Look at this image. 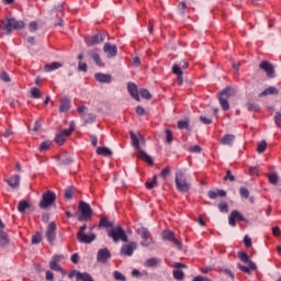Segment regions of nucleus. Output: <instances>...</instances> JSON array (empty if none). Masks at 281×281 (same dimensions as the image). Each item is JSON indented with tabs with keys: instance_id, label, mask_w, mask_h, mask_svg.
<instances>
[{
	"instance_id": "412c9836",
	"label": "nucleus",
	"mask_w": 281,
	"mask_h": 281,
	"mask_svg": "<svg viewBox=\"0 0 281 281\" xmlns=\"http://www.w3.org/2000/svg\"><path fill=\"white\" fill-rule=\"evenodd\" d=\"M103 52L108 55V58H114V56H117V46L115 44L111 45V43H105Z\"/></svg>"
},
{
	"instance_id": "ddd939ff",
	"label": "nucleus",
	"mask_w": 281,
	"mask_h": 281,
	"mask_svg": "<svg viewBox=\"0 0 281 281\" xmlns=\"http://www.w3.org/2000/svg\"><path fill=\"white\" fill-rule=\"evenodd\" d=\"M162 239L169 240V243H173L177 249H183V245L181 244V241H179V239H177V237H175V233H172L171 231L162 232Z\"/></svg>"
},
{
	"instance_id": "4d7b16f0",
	"label": "nucleus",
	"mask_w": 281,
	"mask_h": 281,
	"mask_svg": "<svg viewBox=\"0 0 281 281\" xmlns=\"http://www.w3.org/2000/svg\"><path fill=\"white\" fill-rule=\"evenodd\" d=\"M0 80H2L3 82H10V75H8V72H5V71H2L1 74H0Z\"/></svg>"
},
{
	"instance_id": "e433bc0d",
	"label": "nucleus",
	"mask_w": 281,
	"mask_h": 281,
	"mask_svg": "<svg viewBox=\"0 0 281 281\" xmlns=\"http://www.w3.org/2000/svg\"><path fill=\"white\" fill-rule=\"evenodd\" d=\"M161 262V259L149 258L145 262V267H157Z\"/></svg>"
},
{
	"instance_id": "c85d7f7f",
	"label": "nucleus",
	"mask_w": 281,
	"mask_h": 281,
	"mask_svg": "<svg viewBox=\"0 0 281 281\" xmlns=\"http://www.w3.org/2000/svg\"><path fill=\"white\" fill-rule=\"evenodd\" d=\"M172 71L176 76H178L177 82L179 86L183 85V70L179 68V65H173L172 66Z\"/></svg>"
},
{
	"instance_id": "8fccbe9b",
	"label": "nucleus",
	"mask_w": 281,
	"mask_h": 281,
	"mask_svg": "<svg viewBox=\"0 0 281 281\" xmlns=\"http://www.w3.org/2000/svg\"><path fill=\"white\" fill-rule=\"evenodd\" d=\"M246 106L248 111H254V112L260 111V106L256 103H247Z\"/></svg>"
},
{
	"instance_id": "09e8293b",
	"label": "nucleus",
	"mask_w": 281,
	"mask_h": 281,
	"mask_svg": "<svg viewBox=\"0 0 281 281\" xmlns=\"http://www.w3.org/2000/svg\"><path fill=\"white\" fill-rule=\"evenodd\" d=\"M239 194H240L241 199H249V190L245 187H241L239 189Z\"/></svg>"
},
{
	"instance_id": "7c9ffc66",
	"label": "nucleus",
	"mask_w": 281,
	"mask_h": 281,
	"mask_svg": "<svg viewBox=\"0 0 281 281\" xmlns=\"http://www.w3.org/2000/svg\"><path fill=\"white\" fill-rule=\"evenodd\" d=\"M7 245H10V237H8V233L5 231H0V247H7Z\"/></svg>"
},
{
	"instance_id": "4c0bfd02",
	"label": "nucleus",
	"mask_w": 281,
	"mask_h": 281,
	"mask_svg": "<svg viewBox=\"0 0 281 281\" xmlns=\"http://www.w3.org/2000/svg\"><path fill=\"white\" fill-rule=\"evenodd\" d=\"M74 192H76L74 187L66 188L64 193L65 199L71 200L74 198Z\"/></svg>"
},
{
	"instance_id": "58836bf2",
	"label": "nucleus",
	"mask_w": 281,
	"mask_h": 281,
	"mask_svg": "<svg viewBox=\"0 0 281 281\" xmlns=\"http://www.w3.org/2000/svg\"><path fill=\"white\" fill-rule=\"evenodd\" d=\"M42 240H43V235L41 233H36L31 238L32 245H38Z\"/></svg>"
},
{
	"instance_id": "7ed1b4c3",
	"label": "nucleus",
	"mask_w": 281,
	"mask_h": 281,
	"mask_svg": "<svg viewBox=\"0 0 281 281\" xmlns=\"http://www.w3.org/2000/svg\"><path fill=\"white\" fill-rule=\"evenodd\" d=\"M109 238H112L113 243H128V235H126V231L123 229L122 226L112 227L108 231Z\"/></svg>"
},
{
	"instance_id": "cd10ccee",
	"label": "nucleus",
	"mask_w": 281,
	"mask_h": 281,
	"mask_svg": "<svg viewBox=\"0 0 281 281\" xmlns=\"http://www.w3.org/2000/svg\"><path fill=\"white\" fill-rule=\"evenodd\" d=\"M69 109H71V101L67 98H61L60 105H59L60 113H67Z\"/></svg>"
},
{
	"instance_id": "052dcab7",
	"label": "nucleus",
	"mask_w": 281,
	"mask_h": 281,
	"mask_svg": "<svg viewBox=\"0 0 281 281\" xmlns=\"http://www.w3.org/2000/svg\"><path fill=\"white\" fill-rule=\"evenodd\" d=\"M173 65H178L179 66V69L181 71V69H188L189 65L187 60H182L180 61L179 64H173Z\"/></svg>"
},
{
	"instance_id": "5fc2aeb1",
	"label": "nucleus",
	"mask_w": 281,
	"mask_h": 281,
	"mask_svg": "<svg viewBox=\"0 0 281 281\" xmlns=\"http://www.w3.org/2000/svg\"><path fill=\"white\" fill-rule=\"evenodd\" d=\"M190 123H188V121H179L178 122V128H180V131H183V128H189Z\"/></svg>"
},
{
	"instance_id": "0e129e2a",
	"label": "nucleus",
	"mask_w": 281,
	"mask_h": 281,
	"mask_svg": "<svg viewBox=\"0 0 281 281\" xmlns=\"http://www.w3.org/2000/svg\"><path fill=\"white\" fill-rule=\"evenodd\" d=\"M246 265H248L249 271H256L258 269V266H256V262L249 260Z\"/></svg>"
},
{
	"instance_id": "774afa93",
	"label": "nucleus",
	"mask_w": 281,
	"mask_h": 281,
	"mask_svg": "<svg viewBox=\"0 0 281 281\" xmlns=\"http://www.w3.org/2000/svg\"><path fill=\"white\" fill-rule=\"evenodd\" d=\"M78 69L80 71H87V64L86 63H82V61H79L78 64Z\"/></svg>"
},
{
	"instance_id": "a19ab883",
	"label": "nucleus",
	"mask_w": 281,
	"mask_h": 281,
	"mask_svg": "<svg viewBox=\"0 0 281 281\" xmlns=\"http://www.w3.org/2000/svg\"><path fill=\"white\" fill-rule=\"evenodd\" d=\"M266 150H267V140H261L257 146V153H259V155H262V153H265Z\"/></svg>"
},
{
	"instance_id": "6e6d98bb",
	"label": "nucleus",
	"mask_w": 281,
	"mask_h": 281,
	"mask_svg": "<svg viewBox=\"0 0 281 281\" xmlns=\"http://www.w3.org/2000/svg\"><path fill=\"white\" fill-rule=\"evenodd\" d=\"M172 139H173V137H172V131L166 130V142H167L168 144H172Z\"/></svg>"
},
{
	"instance_id": "0eeeda50",
	"label": "nucleus",
	"mask_w": 281,
	"mask_h": 281,
	"mask_svg": "<svg viewBox=\"0 0 281 281\" xmlns=\"http://www.w3.org/2000/svg\"><path fill=\"white\" fill-rule=\"evenodd\" d=\"M56 203V193L53 191H46L42 195V200L40 201V207L42 210H47V207H50V205H54Z\"/></svg>"
},
{
	"instance_id": "393cba45",
	"label": "nucleus",
	"mask_w": 281,
	"mask_h": 281,
	"mask_svg": "<svg viewBox=\"0 0 281 281\" xmlns=\"http://www.w3.org/2000/svg\"><path fill=\"white\" fill-rule=\"evenodd\" d=\"M7 183L9 187L12 188V190H19L21 186V176L14 175L11 178L7 180Z\"/></svg>"
},
{
	"instance_id": "9b49d317",
	"label": "nucleus",
	"mask_w": 281,
	"mask_h": 281,
	"mask_svg": "<svg viewBox=\"0 0 281 281\" xmlns=\"http://www.w3.org/2000/svg\"><path fill=\"white\" fill-rule=\"evenodd\" d=\"M136 234H138V236H140L142 241L140 245L142 247H148L150 245V243H148V239L150 238V231H148V228L146 227H139L136 231Z\"/></svg>"
},
{
	"instance_id": "a878e982",
	"label": "nucleus",
	"mask_w": 281,
	"mask_h": 281,
	"mask_svg": "<svg viewBox=\"0 0 281 281\" xmlns=\"http://www.w3.org/2000/svg\"><path fill=\"white\" fill-rule=\"evenodd\" d=\"M94 78L98 82H103L105 85H111L112 80H113V76L111 75H106V74H102V72H97L94 75Z\"/></svg>"
},
{
	"instance_id": "680f3d73",
	"label": "nucleus",
	"mask_w": 281,
	"mask_h": 281,
	"mask_svg": "<svg viewBox=\"0 0 281 281\" xmlns=\"http://www.w3.org/2000/svg\"><path fill=\"white\" fill-rule=\"evenodd\" d=\"M237 267H238V269L240 270V271H243L244 273H251V271H249V267H247V266H244V265H241V263H238L237 265Z\"/></svg>"
},
{
	"instance_id": "bf43d9fd",
	"label": "nucleus",
	"mask_w": 281,
	"mask_h": 281,
	"mask_svg": "<svg viewBox=\"0 0 281 281\" xmlns=\"http://www.w3.org/2000/svg\"><path fill=\"white\" fill-rule=\"evenodd\" d=\"M227 179H229L231 181H236V177H234V175H232L231 170L226 171V176L224 177V181H227Z\"/></svg>"
},
{
	"instance_id": "5701e85b",
	"label": "nucleus",
	"mask_w": 281,
	"mask_h": 281,
	"mask_svg": "<svg viewBox=\"0 0 281 281\" xmlns=\"http://www.w3.org/2000/svg\"><path fill=\"white\" fill-rule=\"evenodd\" d=\"M57 161L59 166H71V164H74V158H71L69 154L63 153L61 155L57 156Z\"/></svg>"
},
{
	"instance_id": "e2e57ef3",
	"label": "nucleus",
	"mask_w": 281,
	"mask_h": 281,
	"mask_svg": "<svg viewBox=\"0 0 281 281\" xmlns=\"http://www.w3.org/2000/svg\"><path fill=\"white\" fill-rule=\"evenodd\" d=\"M30 32H36L38 30V24L36 22H31L29 24Z\"/></svg>"
},
{
	"instance_id": "aec40b11",
	"label": "nucleus",
	"mask_w": 281,
	"mask_h": 281,
	"mask_svg": "<svg viewBox=\"0 0 281 281\" xmlns=\"http://www.w3.org/2000/svg\"><path fill=\"white\" fill-rule=\"evenodd\" d=\"M76 277L77 281H93V277L87 272L72 271L69 273V278Z\"/></svg>"
},
{
	"instance_id": "f8f14e48",
	"label": "nucleus",
	"mask_w": 281,
	"mask_h": 281,
	"mask_svg": "<svg viewBox=\"0 0 281 281\" xmlns=\"http://www.w3.org/2000/svg\"><path fill=\"white\" fill-rule=\"evenodd\" d=\"M59 262H63V256H53L49 262V269H52V271H59L60 273L65 274V270H63V267H60Z\"/></svg>"
},
{
	"instance_id": "f704fd0d",
	"label": "nucleus",
	"mask_w": 281,
	"mask_h": 281,
	"mask_svg": "<svg viewBox=\"0 0 281 281\" xmlns=\"http://www.w3.org/2000/svg\"><path fill=\"white\" fill-rule=\"evenodd\" d=\"M279 91L276 87H268L263 92H261L260 97L262 95H278Z\"/></svg>"
},
{
	"instance_id": "603ef678",
	"label": "nucleus",
	"mask_w": 281,
	"mask_h": 281,
	"mask_svg": "<svg viewBox=\"0 0 281 281\" xmlns=\"http://www.w3.org/2000/svg\"><path fill=\"white\" fill-rule=\"evenodd\" d=\"M170 175V167H165L161 172H160V177L164 178V180H166L168 178V176Z\"/></svg>"
},
{
	"instance_id": "473e14b6",
	"label": "nucleus",
	"mask_w": 281,
	"mask_h": 281,
	"mask_svg": "<svg viewBox=\"0 0 281 281\" xmlns=\"http://www.w3.org/2000/svg\"><path fill=\"white\" fill-rule=\"evenodd\" d=\"M97 155H102L103 157H111L113 153L111 151V149H109V147H98Z\"/></svg>"
},
{
	"instance_id": "37998d69",
	"label": "nucleus",
	"mask_w": 281,
	"mask_h": 281,
	"mask_svg": "<svg viewBox=\"0 0 281 281\" xmlns=\"http://www.w3.org/2000/svg\"><path fill=\"white\" fill-rule=\"evenodd\" d=\"M31 95L35 100L41 99V90L38 88H36V87L31 88Z\"/></svg>"
},
{
	"instance_id": "ea45409f",
	"label": "nucleus",
	"mask_w": 281,
	"mask_h": 281,
	"mask_svg": "<svg viewBox=\"0 0 281 281\" xmlns=\"http://www.w3.org/2000/svg\"><path fill=\"white\" fill-rule=\"evenodd\" d=\"M99 227H106V228L113 227V223L109 222V218L103 217L100 220Z\"/></svg>"
},
{
	"instance_id": "f257e3e1",
	"label": "nucleus",
	"mask_w": 281,
	"mask_h": 281,
	"mask_svg": "<svg viewBox=\"0 0 281 281\" xmlns=\"http://www.w3.org/2000/svg\"><path fill=\"white\" fill-rule=\"evenodd\" d=\"M130 137L132 140V145L138 151V159L146 161L147 164H149V166H154L155 162L153 161V158L148 154H146V151H144L139 146V144H146L144 136L139 135L138 137L135 133L131 132Z\"/></svg>"
},
{
	"instance_id": "de8ad7c7",
	"label": "nucleus",
	"mask_w": 281,
	"mask_h": 281,
	"mask_svg": "<svg viewBox=\"0 0 281 281\" xmlns=\"http://www.w3.org/2000/svg\"><path fill=\"white\" fill-rule=\"evenodd\" d=\"M113 278L116 281H126V277L124 274H122V272H120V271H114Z\"/></svg>"
},
{
	"instance_id": "6e6552de",
	"label": "nucleus",
	"mask_w": 281,
	"mask_h": 281,
	"mask_svg": "<svg viewBox=\"0 0 281 281\" xmlns=\"http://www.w3.org/2000/svg\"><path fill=\"white\" fill-rule=\"evenodd\" d=\"M25 27V22L18 21L16 19H7V23L3 25V30L7 34H12V30H23Z\"/></svg>"
},
{
	"instance_id": "c756f323",
	"label": "nucleus",
	"mask_w": 281,
	"mask_h": 281,
	"mask_svg": "<svg viewBox=\"0 0 281 281\" xmlns=\"http://www.w3.org/2000/svg\"><path fill=\"white\" fill-rule=\"evenodd\" d=\"M60 67H63V64H60L58 61H53V63L46 64L44 66V71L49 74V71H56V69H60Z\"/></svg>"
},
{
	"instance_id": "338daca9",
	"label": "nucleus",
	"mask_w": 281,
	"mask_h": 281,
	"mask_svg": "<svg viewBox=\"0 0 281 281\" xmlns=\"http://www.w3.org/2000/svg\"><path fill=\"white\" fill-rule=\"evenodd\" d=\"M200 122H202V124H212V119H207V116H200Z\"/></svg>"
},
{
	"instance_id": "72a5a7b5",
	"label": "nucleus",
	"mask_w": 281,
	"mask_h": 281,
	"mask_svg": "<svg viewBox=\"0 0 281 281\" xmlns=\"http://www.w3.org/2000/svg\"><path fill=\"white\" fill-rule=\"evenodd\" d=\"M25 210H30V204H29L27 201L21 200V201L18 203V211H19L21 214H24Z\"/></svg>"
},
{
	"instance_id": "f3484780",
	"label": "nucleus",
	"mask_w": 281,
	"mask_h": 281,
	"mask_svg": "<svg viewBox=\"0 0 281 281\" xmlns=\"http://www.w3.org/2000/svg\"><path fill=\"white\" fill-rule=\"evenodd\" d=\"M137 249V243L131 241L130 244H125L121 247L122 256H133L134 251Z\"/></svg>"
},
{
	"instance_id": "4468645a",
	"label": "nucleus",
	"mask_w": 281,
	"mask_h": 281,
	"mask_svg": "<svg viewBox=\"0 0 281 281\" xmlns=\"http://www.w3.org/2000/svg\"><path fill=\"white\" fill-rule=\"evenodd\" d=\"M45 236L49 245H53V243L56 240V222H50L48 224Z\"/></svg>"
},
{
	"instance_id": "c03bdc74",
	"label": "nucleus",
	"mask_w": 281,
	"mask_h": 281,
	"mask_svg": "<svg viewBox=\"0 0 281 281\" xmlns=\"http://www.w3.org/2000/svg\"><path fill=\"white\" fill-rule=\"evenodd\" d=\"M156 184H157V176H154V177H153V180L147 181V182L145 183L147 190H153V188H155Z\"/></svg>"
},
{
	"instance_id": "4be33fe9",
	"label": "nucleus",
	"mask_w": 281,
	"mask_h": 281,
	"mask_svg": "<svg viewBox=\"0 0 281 281\" xmlns=\"http://www.w3.org/2000/svg\"><path fill=\"white\" fill-rule=\"evenodd\" d=\"M77 240H79V243H83L85 245H90V243L95 240V234L87 235L85 233H77Z\"/></svg>"
},
{
	"instance_id": "9d476101",
	"label": "nucleus",
	"mask_w": 281,
	"mask_h": 281,
	"mask_svg": "<svg viewBox=\"0 0 281 281\" xmlns=\"http://www.w3.org/2000/svg\"><path fill=\"white\" fill-rule=\"evenodd\" d=\"M104 38H106V35H104L103 33H98L95 35L86 37L85 41L86 45L92 47L93 45H100V43H104Z\"/></svg>"
},
{
	"instance_id": "dca6fc26",
	"label": "nucleus",
	"mask_w": 281,
	"mask_h": 281,
	"mask_svg": "<svg viewBox=\"0 0 281 281\" xmlns=\"http://www.w3.org/2000/svg\"><path fill=\"white\" fill-rule=\"evenodd\" d=\"M259 68L267 74L268 78H273V74L276 72L273 64L268 60H263L259 64Z\"/></svg>"
},
{
	"instance_id": "6ab92c4d",
	"label": "nucleus",
	"mask_w": 281,
	"mask_h": 281,
	"mask_svg": "<svg viewBox=\"0 0 281 281\" xmlns=\"http://www.w3.org/2000/svg\"><path fill=\"white\" fill-rule=\"evenodd\" d=\"M180 269H186V265L176 262L175 270L172 271L175 280L181 281L186 278V274Z\"/></svg>"
},
{
	"instance_id": "3c124183",
	"label": "nucleus",
	"mask_w": 281,
	"mask_h": 281,
	"mask_svg": "<svg viewBox=\"0 0 281 281\" xmlns=\"http://www.w3.org/2000/svg\"><path fill=\"white\" fill-rule=\"evenodd\" d=\"M218 210H220V212L227 213V212H229V206L225 202H220L218 203Z\"/></svg>"
},
{
	"instance_id": "2f4dec72",
	"label": "nucleus",
	"mask_w": 281,
	"mask_h": 281,
	"mask_svg": "<svg viewBox=\"0 0 281 281\" xmlns=\"http://www.w3.org/2000/svg\"><path fill=\"white\" fill-rule=\"evenodd\" d=\"M234 139H236V136L232 134H226L222 139L221 143L224 144V146H232L234 144Z\"/></svg>"
},
{
	"instance_id": "49530a36",
	"label": "nucleus",
	"mask_w": 281,
	"mask_h": 281,
	"mask_svg": "<svg viewBox=\"0 0 281 281\" xmlns=\"http://www.w3.org/2000/svg\"><path fill=\"white\" fill-rule=\"evenodd\" d=\"M139 94L142 98H144V100H150V98H153V95L147 89H140Z\"/></svg>"
},
{
	"instance_id": "c9c22d12",
	"label": "nucleus",
	"mask_w": 281,
	"mask_h": 281,
	"mask_svg": "<svg viewBox=\"0 0 281 281\" xmlns=\"http://www.w3.org/2000/svg\"><path fill=\"white\" fill-rule=\"evenodd\" d=\"M49 148H52V142L44 140L41 143L38 150H40V153H45V150H49Z\"/></svg>"
},
{
	"instance_id": "423d86ee",
	"label": "nucleus",
	"mask_w": 281,
	"mask_h": 281,
	"mask_svg": "<svg viewBox=\"0 0 281 281\" xmlns=\"http://www.w3.org/2000/svg\"><path fill=\"white\" fill-rule=\"evenodd\" d=\"M76 131V123L74 121L70 122L68 130H63L59 134L56 135L55 142L57 146H63L65 142H67V137L71 135Z\"/></svg>"
},
{
	"instance_id": "864d4df0",
	"label": "nucleus",
	"mask_w": 281,
	"mask_h": 281,
	"mask_svg": "<svg viewBox=\"0 0 281 281\" xmlns=\"http://www.w3.org/2000/svg\"><path fill=\"white\" fill-rule=\"evenodd\" d=\"M186 8H188V5L186 4V2H181L178 5V12L179 14L183 15L186 14Z\"/></svg>"
},
{
	"instance_id": "20e7f679",
	"label": "nucleus",
	"mask_w": 281,
	"mask_h": 281,
	"mask_svg": "<svg viewBox=\"0 0 281 281\" xmlns=\"http://www.w3.org/2000/svg\"><path fill=\"white\" fill-rule=\"evenodd\" d=\"M234 94V89L226 87L220 92L218 100L223 111H229V98Z\"/></svg>"
},
{
	"instance_id": "b1692460",
	"label": "nucleus",
	"mask_w": 281,
	"mask_h": 281,
	"mask_svg": "<svg viewBox=\"0 0 281 281\" xmlns=\"http://www.w3.org/2000/svg\"><path fill=\"white\" fill-rule=\"evenodd\" d=\"M127 90H128V93L132 95V98H134V100H136V102L140 101L139 89L137 88V85H135L134 82H128Z\"/></svg>"
},
{
	"instance_id": "1a4fd4ad",
	"label": "nucleus",
	"mask_w": 281,
	"mask_h": 281,
	"mask_svg": "<svg viewBox=\"0 0 281 281\" xmlns=\"http://www.w3.org/2000/svg\"><path fill=\"white\" fill-rule=\"evenodd\" d=\"M77 111L80 113L83 124H93V122H95V115L93 113H89V108L86 105L79 106Z\"/></svg>"
},
{
	"instance_id": "39448f33",
	"label": "nucleus",
	"mask_w": 281,
	"mask_h": 281,
	"mask_svg": "<svg viewBox=\"0 0 281 281\" xmlns=\"http://www.w3.org/2000/svg\"><path fill=\"white\" fill-rule=\"evenodd\" d=\"M79 212L81 215L78 217V221H91V216H93V210L89 203L81 201L78 205Z\"/></svg>"
},
{
	"instance_id": "13d9d810",
	"label": "nucleus",
	"mask_w": 281,
	"mask_h": 281,
	"mask_svg": "<svg viewBox=\"0 0 281 281\" xmlns=\"http://www.w3.org/2000/svg\"><path fill=\"white\" fill-rule=\"evenodd\" d=\"M274 122L279 128H281V113L277 112L274 115Z\"/></svg>"
},
{
	"instance_id": "79ce46f5",
	"label": "nucleus",
	"mask_w": 281,
	"mask_h": 281,
	"mask_svg": "<svg viewBox=\"0 0 281 281\" xmlns=\"http://www.w3.org/2000/svg\"><path fill=\"white\" fill-rule=\"evenodd\" d=\"M280 177L278 176V173H270L268 176V181L269 183H271L272 186H276V183H278Z\"/></svg>"
},
{
	"instance_id": "a211bd4d",
	"label": "nucleus",
	"mask_w": 281,
	"mask_h": 281,
	"mask_svg": "<svg viewBox=\"0 0 281 281\" xmlns=\"http://www.w3.org/2000/svg\"><path fill=\"white\" fill-rule=\"evenodd\" d=\"M236 221H245V216L237 210L232 211L228 217V225H231V227H236Z\"/></svg>"
},
{
	"instance_id": "69168bd1",
	"label": "nucleus",
	"mask_w": 281,
	"mask_h": 281,
	"mask_svg": "<svg viewBox=\"0 0 281 281\" xmlns=\"http://www.w3.org/2000/svg\"><path fill=\"white\" fill-rule=\"evenodd\" d=\"M244 244H245V247H251V237H249V235H245Z\"/></svg>"
},
{
	"instance_id": "bb28decb",
	"label": "nucleus",
	"mask_w": 281,
	"mask_h": 281,
	"mask_svg": "<svg viewBox=\"0 0 281 281\" xmlns=\"http://www.w3.org/2000/svg\"><path fill=\"white\" fill-rule=\"evenodd\" d=\"M88 54L90 58L94 60L98 67H102V58H100V53H98V49H91L88 52Z\"/></svg>"
},
{
	"instance_id": "a18cd8bd",
	"label": "nucleus",
	"mask_w": 281,
	"mask_h": 281,
	"mask_svg": "<svg viewBox=\"0 0 281 281\" xmlns=\"http://www.w3.org/2000/svg\"><path fill=\"white\" fill-rule=\"evenodd\" d=\"M237 256H238L239 260H241V262H245V265L248 263V261H249V255H247V252L239 251V252L237 254Z\"/></svg>"
},
{
	"instance_id": "f03ea898",
	"label": "nucleus",
	"mask_w": 281,
	"mask_h": 281,
	"mask_svg": "<svg viewBox=\"0 0 281 281\" xmlns=\"http://www.w3.org/2000/svg\"><path fill=\"white\" fill-rule=\"evenodd\" d=\"M175 183H176V189L181 194H186L187 192H190V189L192 188V186L189 183L188 179L186 178V171L183 170L176 171Z\"/></svg>"
},
{
	"instance_id": "2eb2a0df",
	"label": "nucleus",
	"mask_w": 281,
	"mask_h": 281,
	"mask_svg": "<svg viewBox=\"0 0 281 281\" xmlns=\"http://www.w3.org/2000/svg\"><path fill=\"white\" fill-rule=\"evenodd\" d=\"M109 260H111V251L109 250V248L99 249L97 254V261L104 265Z\"/></svg>"
}]
</instances>
